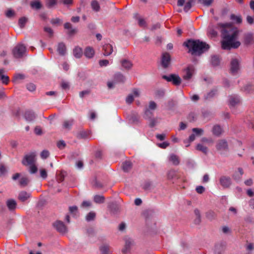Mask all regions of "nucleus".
Masks as SVG:
<instances>
[{
  "mask_svg": "<svg viewBox=\"0 0 254 254\" xmlns=\"http://www.w3.org/2000/svg\"><path fill=\"white\" fill-rule=\"evenodd\" d=\"M29 166V172L31 174H35L37 172L38 169L35 163Z\"/></svg>",
  "mask_w": 254,
  "mask_h": 254,
  "instance_id": "40",
  "label": "nucleus"
},
{
  "mask_svg": "<svg viewBox=\"0 0 254 254\" xmlns=\"http://www.w3.org/2000/svg\"><path fill=\"white\" fill-rule=\"evenodd\" d=\"M220 183L223 188H227L230 186L231 181L229 177L222 176L220 179Z\"/></svg>",
  "mask_w": 254,
  "mask_h": 254,
  "instance_id": "16",
  "label": "nucleus"
},
{
  "mask_svg": "<svg viewBox=\"0 0 254 254\" xmlns=\"http://www.w3.org/2000/svg\"><path fill=\"white\" fill-rule=\"evenodd\" d=\"M104 197L103 195H96L94 197V200L96 203H101L104 201Z\"/></svg>",
  "mask_w": 254,
  "mask_h": 254,
  "instance_id": "34",
  "label": "nucleus"
},
{
  "mask_svg": "<svg viewBox=\"0 0 254 254\" xmlns=\"http://www.w3.org/2000/svg\"><path fill=\"white\" fill-rule=\"evenodd\" d=\"M27 21V19L25 17H22L19 19L18 21V24L19 26L21 28H22L24 26L26 22Z\"/></svg>",
  "mask_w": 254,
  "mask_h": 254,
  "instance_id": "44",
  "label": "nucleus"
},
{
  "mask_svg": "<svg viewBox=\"0 0 254 254\" xmlns=\"http://www.w3.org/2000/svg\"><path fill=\"white\" fill-rule=\"evenodd\" d=\"M157 107L156 104L154 101H150L149 104L148 109H147L145 112V115L148 116L149 114H151L150 112V110H154Z\"/></svg>",
  "mask_w": 254,
  "mask_h": 254,
  "instance_id": "22",
  "label": "nucleus"
},
{
  "mask_svg": "<svg viewBox=\"0 0 254 254\" xmlns=\"http://www.w3.org/2000/svg\"><path fill=\"white\" fill-rule=\"evenodd\" d=\"M230 19L234 23L239 24L242 22V18L241 16L240 15H236L234 14H232L230 15Z\"/></svg>",
  "mask_w": 254,
  "mask_h": 254,
  "instance_id": "24",
  "label": "nucleus"
},
{
  "mask_svg": "<svg viewBox=\"0 0 254 254\" xmlns=\"http://www.w3.org/2000/svg\"><path fill=\"white\" fill-rule=\"evenodd\" d=\"M163 78L167 81L171 82L175 85H179L181 82V78L177 74H172L169 75H164Z\"/></svg>",
  "mask_w": 254,
  "mask_h": 254,
  "instance_id": "7",
  "label": "nucleus"
},
{
  "mask_svg": "<svg viewBox=\"0 0 254 254\" xmlns=\"http://www.w3.org/2000/svg\"><path fill=\"white\" fill-rule=\"evenodd\" d=\"M26 51L25 46L22 44H18L13 50V54L16 58H21L25 54Z\"/></svg>",
  "mask_w": 254,
  "mask_h": 254,
  "instance_id": "6",
  "label": "nucleus"
},
{
  "mask_svg": "<svg viewBox=\"0 0 254 254\" xmlns=\"http://www.w3.org/2000/svg\"><path fill=\"white\" fill-rule=\"evenodd\" d=\"M220 25L222 28V35L223 39L221 42L222 49L230 50L238 48L241 43L238 41V29L230 23H221Z\"/></svg>",
  "mask_w": 254,
  "mask_h": 254,
  "instance_id": "1",
  "label": "nucleus"
},
{
  "mask_svg": "<svg viewBox=\"0 0 254 254\" xmlns=\"http://www.w3.org/2000/svg\"><path fill=\"white\" fill-rule=\"evenodd\" d=\"M91 7L92 8V9L95 11H98L100 9V5H99V3L96 1V0H93L91 2Z\"/></svg>",
  "mask_w": 254,
  "mask_h": 254,
  "instance_id": "37",
  "label": "nucleus"
},
{
  "mask_svg": "<svg viewBox=\"0 0 254 254\" xmlns=\"http://www.w3.org/2000/svg\"><path fill=\"white\" fill-rule=\"evenodd\" d=\"M99 64L101 66H106L109 64V61L107 60H100Z\"/></svg>",
  "mask_w": 254,
  "mask_h": 254,
  "instance_id": "52",
  "label": "nucleus"
},
{
  "mask_svg": "<svg viewBox=\"0 0 254 254\" xmlns=\"http://www.w3.org/2000/svg\"><path fill=\"white\" fill-rule=\"evenodd\" d=\"M129 120L131 123H137L139 121V118L137 115L132 114V115L129 117Z\"/></svg>",
  "mask_w": 254,
  "mask_h": 254,
  "instance_id": "35",
  "label": "nucleus"
},
{
  "mask_svg": "<svg viewBox=\"0 0 254 254\" xmlns=\"http://www.w3.org/2000/svg\"><path fill=\"white\" fill-rule=\"evenodd\" d=\"M0 78L1 79L3 83L7 84L9 82V77L8 76L1 74Z\"/></svg>",
  "mask_w": 254,
  "mask_h": 254,
  "instance_id": "42",
  "label": "nucleus"
},
{
  "mask_svg": "<svg viewBox=\"0 0 254 254\" xmlns=\"http://www.w3.org/2000/svg\"><path fill=\"white\" fill-rule=\"evenodd\" d=\"M64 27L65 29H69V32L71 34L75 32V30L72 29L71 28V24L70 23L67 22V23H65L64 25Z\"/></svg>",
  "mask_w": 254,
  "mask_h": 254,
  "instance_id": "45",
  "label": "nucleus"
},
{
  "mask_svg": "<svg viewBox=\"0 0 254 254\" xmlns=\"http://www.w3.org/2000/svg\"><path fill=\"white\" fill-rule=\"evenodd\" d=\"M73 120L72 119L65 121L63 124V127L64 128L68 129L70 128L73 125Z\"/></svg>",
  "mask_w": 254,
  "mask_h": 254,
  "instance_id": "32",
  "label": "nucleus"
},
{
  "mask_svg": "<svg viewBox=\"0 0 254 254\" xmlns=\"http://www.w3.org/2000/svg\"><path fill=\"white\" fill-rule=\"evenodd\" d=\"M57 0H47L48 6L52 7L57 3Z\"/></svg>",
  "mask_w": 254,
  "mask_h": 254,
  "instance_id": "58",
  "label": "nucleus"
},
{
  "mask_svg": "<svg viewBox=\"0 0 254 254\" xmlns=\"http://www.w3.org/2000/svg\"><path fill=\"white\" fill-rule=\"evenodd\" d=\"M40 176L43 179H46L47 177V173L45 169H41L40 170Z\"/></svg>",
  "mask_w": 254,
  "mask_h": 254,
  "instance_id": "57",
  "label": "nucleus"
},
{
  "mask_svg": "<svg viewBox=\"0 0 254 254\" xmlns=\"http://www.w3.org/2000/svg\"><path fill=\"white\" fill-rule=\"evenodd\" d=\"M95 217V213L93 212H89L86 216V220L90 221L94 219Z\"/></svg>",
  "mask_w": 254,
  "mask_h": 254,
  "instance_id": "41",
  "label": "nucleus"
},
{
  "mask_svg": "<svg viewBox=\"0 0 254 254\" xmlns=\"http://www.w3.org/2000/svg\"><path fill=\"white\" fill-rule=\"evenodd\" d=\"M208 33L212 37H215L217 35V32L213 29H211L210 27L208 29Z\"/></svg>",
  "mask_w": 254,
  "mask_h": 254,
  "instance_id": "62",
  "label": "nucleus"
},
{
  "mask_svg": "<svg viewBox=\"0 0 254 254\" xmlns=\"http://www.w3.org/2000/svg\"><path fill=\"white\" fill-rule=\"evenodd\" d=\"M5 15L6 16V17H8V18H10V17H12L13 16H14V12L13 10H12V9H8L6 12H5Z\"/></svg>",
  "mask_w": 254,
  "mask_h": 254,
  "instance_id": "53",
  "label": "nucleus"
},
{
  "mask_svg": "<svg viewBox=\"0 0 254 254\" xmlns=\"http://www.w3.org/2000/svg\"><path fill=\"white\" fill-rule=\"evenodd\" d=\"M28 183L29 180L26 177H23L20 180V184L22 186H26Z\"/></svg>",
  "mask_w": 254,
  "mask_h": 254,
  "instance_id": "43",
  "label": "nucleus"
},
{
  "mask_svg": "<svg viewBox=\"0 0 254 254\" xmlns=\"http://www.w3.org/2000/svg\"><path fill=\"white\" fill-rule=\"evenodd\" d=\"M36 153L35 152H31L25 155L22 163L24 166L32 165L36 162Z\"/></svg>",
  "mask_w": 254,
  "mask_h": 254,
  "instance_id": "3",
  "label": "nucleus"
},
{
  "mask_svg": "<svg viewBox=\"0 0 254 254\" xmlns=\"http://www.w3.org/2000/svg\"><path fill=\"white\" fill-rule=\"evenodd\" d=\"M49 156V152L46 150H43L40 154V156L42 159H46Z\"/></svg>",
  "mask_w": 254,
  "mask_h": 254,
  "instance_id": "48",
  "label": "nucleus"
},
{
  "mask_svg": "<svg viewBox=\"0 0 254 254\" xmlns=\"http://www.w3.org/2000/svg\"><path fill=\"white\" fill-rule=\"evenodd\" d=\"M184 45L192 55H199L209 48L208 45L199 40H189Z\"/></svg>",
  "mask_w": 254,
  "mask_h": 254,
  "instance_id": "2",
  "label": "nucleus"
},
{
  "mask_svg": "<svg viewBox=\"0 0 254 254\" xmlns=\"http://www.w3.org/2000/svg\"><path fill=\"white\" fill-rule=\"evenodd\" d=\"M244 183L247 186H251L253 184V181L252 179H249L246 180Z\"/></svg>",
  "mask_w": 254,
  "mask_h": 254,
  "instance_id": "64",
  "label": "nucleus"
},
{
  "mask_svg": "<svg viewBox=\"0 0 254 254\" xmlns=\"http://www.w3.org/2000/svg\"><path fill=\"white\" fill-rule=\"evenodd\" d=\"M240 98L237 95H232L229 97V102L231 107H234L240 103Z\"/></svg>",
  "mask_w": 254,
  "mask_h": 254,
  "instance_id": "14",
  "label": "nucleus"
},
{
  "mask_svg": "<svg viewBox=\"0 0 254 254\" xmlns=\"http://www.w3.org/2000/svg\"><path fill=\"white\" fill-rule=\"evenodd\" d=\"M125 246L123 249V253H126L130 249L131 246L133 244V241L129 237H126L125 238Z\"/></svg>",
  "mask_w": 254,
  "mask_h": 254,
  "instance_id": "15",
  "label": "nucleus"
},
{
  "mask_svg": "<svg viewBox=\"0 0 254 254\" xmlns=\"http://www.w3.org/2000/svg\"><path fill=\"white\" fill-rule=\"evenodd\" d=\"M191 5V1H188L185 5L184 10L188 12L190 9Z\"/></svg>",
  "mask_w": 254,
  "mask_h": 254,
  "instance_id": "49",
  "label": "nucleus"
},
{
  "mask_svg": "<svg viewBox=\"0 0 254 254\" xmlns=\"http://www.w3.org/2000/svg\"><path fill=\"white\" fill-rule=\"evenodd\" d=\"M54 226L57 230L61 233H64L67 231L66 226L64 223L60 221H57L54 224Z\"/></svg>",
  "mask_w": 254,
  "mask_h": 254,
  "instance_id": "11",
  "label": "nucleus"
},
{
  "mask_svg": "<svg viewBox=\"0 0 254 254\" xmlns=\"http://www.w3.org/2000/svg\"><path fill=\"white\" fill-rule=\"evenodd\" d=\"M58 51L59 53L61 55H64L65 54L66 49L64 44L62 43L59 44L58 47Z\"/></svg>",
  "mask_w": 254,
  "mask_h": 254,
  "instance_id": "31",
  "label": "nucleus"
},
{
  "mask_svg": "<svg viewBox=\"0 0 254 254\" xmlns=\"http://www.w3.org/2000/svg\"><path fill=\"white\" fill-rule=\"evenodd\" d=\"M222 131V128L219 126L215 125L213 127L212 132L214 135L218 136L221 134Z\"/></svg>",
  "mask_w": 254,
  "mask_h": 254,
  "instance_id": "28",
  "label": "nucleus"
},
{
  "mask_svg": "<svg viewBox=\"0 0 254 254\" xmlns=\"http://www.w3.org/2000/svg\"><path fill=\"white\" fill-rule=\"evenodd\" d=\"M140 95V91L135 89L133 90L131 94H129L126 98V101L127 104L131 103L134 100V98L138 97Z\"/></svg>",
  "mask_w": 254,
  "mask_h": 254,
  "instance_id": "8",
  "label": "nucleus"
},
{
  "mask_svg": "<svg viewBox=\"0 0 254 254\" xmlns=\"http://www.w3.org/2000/svg\"><path fill=\"white\" fill-rule=\"evenodd\" d=\"M100 250L103 254H111V251L108 245H104L100 247Z\"/></svg>",
  "mask_w": 254,
  "mask_h": 254,
  "instance_id": "30",
  "label": "nucleus"
},
{
  "mask_svg": "<svg viewBox=\"0 0 254 254\" xmlns=\"http://www.w3.org/2000/svg\"><path fill=\"white\" fill-rule=\"evenodd\" d=\"M57 146L60 149H63L65 146V143L64 141L61 140L58 142Z\"/></svg>",
  "mask_w": 254,
  "mask_h": 254,
  "instance_id": "59",
  "label": "nucleus"
},
{
  "mask_svg": "<svg viewBox=\"0 0 254 254\" xmlns=\"http://www.w3.org/2000/svg\"><path fill=\"white\" fill-rule=\"evenodd\" d=\"M61 86L63 89H67L69 88V85L68 82L63 81L62 82Z\"/></svg>",
  "mask_w": 254,
  "mask_h": 254,
  "instance_id": "60",
  "label": "nucleus"
},
{
  "mask_svg": "<svg viewBox=\"0 0 254 254\" xmlns=\"http://www.w3.org/2000/svg\"><path fill=\"white\" fill-rule=\"evenodd\" d=\"M31 6L33 8L38 9L41 7V4L39 1L35 0V1L31 2Z\"/></svg>",
  "mask_w": 254,
  "mask_h": 254,
  "instance_id": "38",
  "label": "nucleus"
},
{
  "mask_svg": "<svg viewBox=\"0 0 254 254\" xmlns=\"http://www.w3.org/2000/svg\"><path fill=\"white\" fill-rule=\"evenodd\" d=\"M196 148L197 150H199L205 154H206L207 152V148L201 144H198Z\"/></svg>",
  "mask_w": 254,
  "mask_h": 254,
  "instance_id": "36",
  "label": "nucleus"
},
{
  "mask_svg": "<svg viewBox=\"0 0 254 254\" xmlns=\"http://www.w3.org/2000/svg\"><path fill=\"white\" fill-rule=\"evenodd\" d=\"M165 92L163 90H158L156 92L155 95L157 97H162L164 96Z\"/></svg>",
  "mask_w": 254,
  "mask_h": 254,
  "instance_id": "55",
  "label": "nucleus"
},
{
  "mask_svg": "<svg viewBox=\"0 0 254 254\" xmlns=\"http://www.w3.org/2000/svg\"><path fill=\"white\" fill-rule=\"evenodd\" d=\"M24 117L27 121L31 122L35 119L36 116L33 112L28 111L25 113Z\"/></svg>",
  "mask_w": 254,
  "mask_h": 254,
  "instance_id": "19",
  "label": "nucleus"
},
{
  "mask_svg": "<svg viewBox=\"0 0 254 254\" xmlns=\"http://www.w3.org/2000/svg\"><path fill=\"white\" fill-rule=\"evenodd\" d=\"M169 160L175 165H177L179 164V160L178 156L175 154H171L169 157Z\"/></svg>",
  "mask_w": 254,
  "mask_h": 254,
  "instance_id": "25",
  "label": "nucleus"
},
{
  "mask_svg": "<svg viewBox=\"0 0 254 254\" xmlns=\"http://www.w3.org/2000/svg\"><path fill=\"white\" fill-rule=\"evenodd\" d=\"M216 90L215 89L211 90L210 92L207 94L206 96H205V98L209 99L213 97L216 94Z\"/></svg>",
  "mask_w": 254,
  "mask_h": 254,
  "instance_id": "46",
  "label": "nucleus"
},
{
  "mask_svg": "<svg viewBox=\"0 0 254 254\" xmlns=\"http://www.w3.org/2000/svg\"><path fill=\"white\" fill-rule=\"evenodd\" d=\"M114 80L117 82H123L125 80V77L122 74L118 73L115 75Z\"/></svg>",
  "mask_w": 254,
  "mask_h": 254,
  "instance_id": "27",
  "label": "nucleus"
},
{
  "mask_svg": "<svg viewBox=\"0 0 254 254\" xmlns=\"http://www.w3.org/2000/svg\"><path fill=\"white\" fill-rule=\"evenodd\" d=\"M200 1L204 5L208 6L211 5L213 0H200Z\"/></svg>",
  "mask_w": 254,
  "mask_h": 254,
  "instance_id": "50",
  "label": "nucleus"
},
{
  "mask_svg": "<svg viewBox=\"0 0 254 254\" xmlns=\"http://www.w3.org/2000/svg\"><path fill=\"white\" fill-rule=\"evenodd\" d=\"M138 23L140 26L145 27L146 26V22L144 19L139 17L138 19Z\"/></svg>",
  "mask_w": 254,
  "mask_h": 254,
  "instance_id": "54",
  "label": "nucleus"
},
{
  "mask_svg": "<svg viewBox=\"0 0 254 254\" xmlns=\"http://www.w3.org/2000/svg\"><path fill=\"white\" fill-rule=\"evenodd\" d=\"M170 61L171 57L168 53H165L162 54L161 59V64L163 67H167L170 64Z\"/></svg>",
  "mask_w": 254,
  "mask_h": 254,
  "instance_id": "10",
  "label": "nucleus"
},
{
  "mask_svg": "<svg viewBox=\"0 0 254 254\" xmlns=\"http://www.w3.org/2000/svg\"><path fill=\"white\" fill-rule=\"evenodd\" d=\"M30 193L25 191H22L19 193L18 198L20 201L24 202L30 198Z\"/></svg>",
  "mask_w": 254,
  "mask_h": 254,
  "instance_id": "17",
  "label": "nucleus"
},
{
  "mask_svg": "<svg viewBox=\"0 0 254 254\" xmlns=\"http://www.w3.org/2000/svg\"><path fill=\"white\" fill-rule=\"evenodd\" d=\"M211 64L214 66L218 65L220 63V59L217 56H213L211 57Z\"/></svg>",
  "mask_w": 254,
  "mask_h": 254,
  "instance_id": "33",
  "label": "nucleus"
},
{
  "mask_svg": "<svg viewBox=\"0 0 254 254\" xmlns=\"http://www.w3.org/2000/svg\"><path fill=\"white\" fill-rule=\"evenodd\" d=\"M24 78V75L21 74H16L14 76L13 82L15 83H18L19 80L23 79Z\"/></svg>",
  "mask_w": 254,
  "mask_h": 254,
  "instance_id": "39",
  "label": "nucleus"
},
{
  "mask_svg": "<svg viewBox=\"0 0 254 254\" xmlns=\"http://www.w3.org/2000/svg\"><path fill=\"white\" fill-rule=\"evenodd\" d=\"M195 69L193 65H189L183 71V78L186 80L190 79L194 75Z\"/></svg>",
  "mask_w": 254,
  "mask_h": 254,
  "instance_id": "4",
  "label": "nucleus"
},
{
  "mask_svg": "<svg viewBox=\"0 0 254 254\" xmlns=\"http://www.w3.org/2000/svg\"><path fill=\"white\" fill-rule=\"evenodd\" d=\"M167 179L169 181H172L177 180L179 178V176L178 172L174 170H170L168 171L167 173Z\"/></svg>",
  "mask_w": 254,
  "mask_h": 254,
  "instance_id": "13",
  "label": "nucleus"
},
{
  "mask_svg": "<svg viewBox=\"0 0 254 254\" xmlns=\"http://www.w3.org/2000/svg\"><path fill=\"white\" fill-rule=\"evenodd\" d=\"M51 23L53 24H58L62 23V20L59 18H56L52 20Z\"/></svg>",
  "mask_w": 254,
  "mask_h": 254,
  "instance_id": "61",
  "label": "nucleus"
},
{
  "mask_svg": "<svg viewBox=\"0 0 254 254\" xmlns=\"http://www.w3.org/2000/svg\"><path fill=\"white\" fill-rule=\"evenodd\" d=\"M131 163L129 161H126L123 164V169L125 172H128L131 168Z\"/></svg>",
  "mask_w": 254,
  "mask_h": 254,
  "instance_id": "29",
  "label": "nucleus"
},
{
  "mask_svg": "<svg viewBox=\"0 0 254 254\" xmlns=\"http://www.w3.org/2000/svg\"><path fill=\"white\" fill-rule=\"evenodd\" d=\"M74 56L76 58H80L82 55V50L79 47H75L73 51Z\"/></svg>",
  "mask_w": 254,
  "mask_h": 254,
  "instance_id": "26",
  "label": "nucleus"
},
{
  "mask_svg": "<svg viewBox=\"0 0 254 254\" xmlns=\"http://www.w3.org/2000/svg\"><path fill=\"white\" fill-rule=\"evenodd\" d=\"M204 188L201 186H197L196 188V192L199 194L202 193L204 191Z\"/></svg>",
  "mask_w": 254,
  "mask_h": 254,
  "instance_id": "56",
  "label": "nucleus"
},
{
  "mask_svg": "<svg viewBox=\"0 0 254 254\" xmlns=\"http://www.w3.org/2000/svg\"><path fill=\"white\" fill-rule=\"evenodd\" d=\"M193 133L191 134L189 137V141L191 142L195 140L196 137L201 136L203 132V130L201 128H193L192 129Z\"/></svg>",
  "mask_w": 254,
  "mask_h": 254,
  "instance_id": "9",
  "label": "nucleus"
},
{
  "mask_svg": "<svg viewBox=\"0 0 254 254\" xmlns=\"http://www.w3.org/2000/svg\"><path fill=\"white\" fill-rule=\"evenodd\" d=\"M116 82L115 80L114 81H108L107 83L108 88L110 89L113 88Z\"/></svg>",
  "mask_w": 254,
  "mask_h": 254,
  "instance_id": "63",
  "label": "nucleus"
},
{
  "mask_svg": "<svg viewBox=\"0 0 254 254\" xmlns=\"http://www.w3.org/2000/svg\"><path fill=\"white\" fill-rule=\"evenodd\" d=\"M228 144L225 140H219L216 145V148L220 150H224L227 148Z\"/></svg>",
  "mask_w": 254,
  "mask_h": 254,
  "instance_id": "20",
  "label": "nucleus"
},
{
  "mask_svg": "<svg viewBox=\"0 0 254 254\" xmlns=\"http://www.w3.org/2000/svg\"><path fill=\"white\" fill-rule=\"evenodd\" d=\"M94 51L93 48L88 47H87L84 51V54L87 58H91L94 55Z\"/></svg>",
  "mask_w": 254,
  "mask_h": 254,
  "instance_id": "21",
  "label": "nucleus"
},
{
  "mask_svg": "<svg viewBox=\"0 0 254 254\" xmlns=\"http://www.w3.org/2000/svg\"><path fill=\"white\" fill-rule=\"evenodd\" d=\"M6 206L10 211L14 210L17 205V203L15 200L13 199H9L6 201Z\"/></svg>",
  "mask_w": 254,
  "mask_h": 254,
  "instance_id": "18",
  "label": "nucleus"
},
{
  "mask_svg": "<svg viewBox=\"0 0 254 254\" xmlns=\"http://www.w3.org/2000/svg\"><path fill=\"white\" fill-rule=\"evenodd\" d=\"M69 209L70 213L73 214L74 216L76 215V214L77 212V207L76 206L69 207Z\"/></svg>",
  "mask_w": 254,
  "mask_h": 254,
  "instance_id": "47",
  "label": "nucleus"
},
{
  "mask_svg": "<svg viewBox=\"0 0 254 254\" xmlns=\"http://www.w3.org/2000/svg\"><path fill=\"white\" fill-rule=\"evenodd\" d=\"M121 64L122 67L127 70L130 69L132 66V63L127 60H124L122 61Z\"/></svg>",
  "mask_w": 254,
  "mask_h": 254,
  "instance_id": "23",
  "label": "nucleus"
},
{
  "mask_svg": "<svg viewBox=\"0 0 254 254\" xmlns=\"http://www.w3.org/2000/svg\"><path fill=\"white\" fill-rule=\"evenodd\" d=\"M114 45L111 44H105L103 46V50L104 51V55L105 56H108L111 55L114 52Z\"/></svg>",
  "mask_w": 254,
  "mask_h": 254,
  "instance_id": "12",
  "label": "nucleus"
},
{
  "mask_svg": "<svg viewBox=\"0 0 254 254\" xmlns=\"http://www.w3.org/2000/svg\"><path fill=\"white\" fill-rule=\"evenodd\" d=\"M240 60L237 58L232 59L230 63V71L232 74L236 75L238 74L240 70Z\"/></svg>",
  "mask_w": 254,
  "mask_h": 254,
  "instance_id": "5",
  "label": "nucleus"
},
{
  "mask_svg": "<svg viewBox=\"0 0 254 254\" xmlns=\"http://www.w3.org/2000/svg\"><path fill=\"white\" fill-rule=\"evenodd\" d=\"M27 89L30 91H33L36 89V86L34 84L30 83L27 85Z\"/></svg>",
  "mask_w": 254,
  "mask_h": 254,
  "instance_id": "51",
  "label": "nucleus"
}]
</instances>
